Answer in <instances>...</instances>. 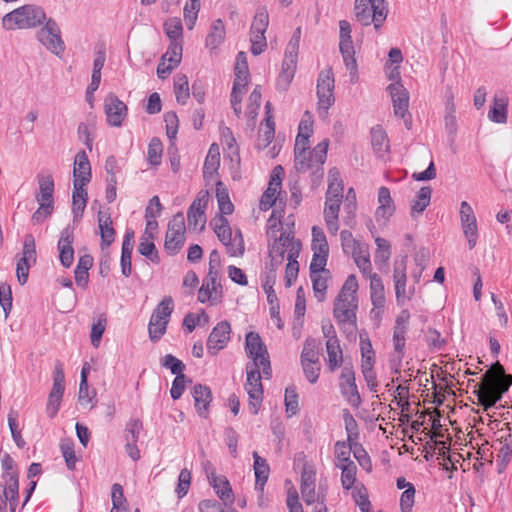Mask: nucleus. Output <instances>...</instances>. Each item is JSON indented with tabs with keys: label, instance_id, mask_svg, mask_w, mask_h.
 <instances>
[{
	"label": "nucleus",
	"instance_id": "3c124183",
	"mask_svg": "<svg viewBox=\"0 0 512 512\" xmlns=\"http://www.w3.org/2000/svg\"><path fill=\"white\" fill-rule=\"evenodd\" d=\"M406 333H407L406 331H399V330L398 331L397 330L393 331V346H394L395 352L398 354L397 362L394 364L395 373L399 372V368H400V365H401V362H402V358L404 356V348H405V343H406V338H405Z\"/></svg>",
	"mask_w": 512,
	"mask_h": 512
},
{
	"label": "nucleus",
	"instance_id": "72a5a7b5",
	"mask_svg": "<svg viewBox=\"0 0 512 512\" xmlns=\"http://www.w3.org/2000/svg\"><path fill=\"white\" fill-rule=\"evenodd\" d=\"M508 100L505 97L495 96L493 105L489 110L488 118L495 123L504 124L507 122Z\"/></svg>",
	"mask_w": 512,
	"mask_h": 512
},
{
	"label": "nucleus",
	"instance_id": "f8f14e48",
	"mask_svg": "<svg viewBox=\"0 0 512 512\" xmlns=\"http://www.w3.org/2000/svg\"><path fill=\"white\" fill-rule=\"evenodd\" d=\"M389 91L394 114L397 117H401L404 120L405 127L409 130L412 127V118L408 112L409 107V93L407 89L400 82H395L387 87Z\"/></svg>",
	"mask_w": 512,
	"mask_h": 512
},
{
	"label": "nucleus",
	"instance_id": "774afa93",
	"mask_svg": "<svg viewBox=\"0 0 512 512\" xmlns=\"http://www.w3.org/2000/svg\"><path fill=\"white\" fill-rule=\"evenodd\" d=\"M312 281L313 291L318 301L322 302L325 299L327 281L320 274H310Z\"/></svg>",
	"mask_w": 512,
	"mask_h": 512
},
{
	"label": "nucleus",
	"instance_id": "4c0bfd02",
	"mask_svg": "<svg viewBox=\"0 0 512 512\" xmlns=\"http://www.w3.org/2000/svg\"><path fill=\"white\" fill-rule=\"evenodd\" d=\"M9 481H6L7 495L10 511L15 512L19 499V475L18 472L8 473Z\"/></svg>",
	"mask_w": 512,
	"mask_h": 512
},
{
	"label": "nucleus",
	"instance_id": "9d476101",
	"mask_svg": "<svg viewBox=\"0 0 512 512\" xmlns=\"http://www.w3.org/2000/svg\"><path fill=\"white\" fill-rule=\"evenodd\" d=\"M185 242V219L182 212H178L169 221L165 236V249L170 255H175Z\"/></svg>",
	"mask_w": 512,
	"mask_h": 512
},
{
	"label": "nucleus",
	"instance_id": "f03ea898",
	"mask_svg": "<svg viewBox=\"0 0 512 512\" xmlns=\"http://www.w3.org/2000/svg\"><path fill=\"white\" fill-rule=\"evenodd\" d=\"M46 21V13L42 7L27 4L5 14L2 27L5 30L31 29L45 24Z\"/></svg>",
	"mask_w": 512,
	"mask_h": 512
},
{
	"label": "nucleus",
	"instance_id": "f257e3e1",
	"mask_svg": "<svg viewBox=\"0 0 512 512\" xmlns=\"http://www.w3.org/2000/svg\"><path fill=\"white\" fill-rule=\"evenodd\" d=\"M512 386V375L506 374L503 365L496 361L483 375L482 381L475 385L474 394L478 404L488 411L499 402Z\"/></svg>",
	"mask_w": 512,
	"mask_h": 512
},
{
	"label": "nucleus",
	"instance_id": "20e7f679",
	"mask_svg": "<svg viewBox=\"0 0 512 512\" xmlns=\"http://www.w3.org/2000/svg\"><path fill=\"white\" fill-rule=\"evenodd\" d=\"M357 309V297L338 294L334 302L333 315L344 332L352 333L357 329Z\"/></svg>",
	"mask_w": 512,
	"mask_h": 512
},
{
	"label": "nucleus",
	"instance_id": "c9c22d12",
	"mask_svg": "<svg viewBox=\"0 0 512 512\" xmlns=\"http://www.w3.org/2000/svg\"><path fill=\"white\" fill-rule=\"evenodd\" d=\"M161 211H162V205L160 203L159 197L153 196L150 199L149 205L146 207V210H145L147 230L153 231V230L157 229L158 222L156 221V218L158 216H160Z\"/></svg>",
	"mask_w": 512,
	"mask_h": 512
},
{
	"label": "nucleus",
	"instance_id": "c03bdc74",
	"mask_svg": "<svg viewBox=\"0 0 512 512\" xmlns=\"http://www.w3.org/2000/svg\"><path fill=\"white\" fill-rule=\"evenodd\" d=\"M301 362H319L318 344L316 339L309 337L305 340L301 353Z\"/></svg>",
	"mask_w": 512,
	"mask_h": 512
},
{
	"label": "nucleus",
	"instance_id": "a211bd4d",
	"mask_svg": "<svg viewBox=\"0 0 512 512\" xmlns=\"http://www.w3.org/2000/svg\"><path fill=\"white\" fill-rule=\"evenodd\" d=\"M104 108L108 123L114 127L121 126L127 115L126 104L115 94L110 93L105 98Z\"/></svg>",
	"mask_w": 512,
	"mask_h": 512
},
{
	"label": "nucleus",
	"instance_id": "393cba45",
	"mask_svg": "<svg viewBox=\"0 0 512 512\" xmlns=\"http://www.w3.org/2000/svg\"><path fill=\"white\" fill-rule=\"evenodd\" d=\"M85 186L73 183L72 212L75 221L82 217L87 204L88 194Z\"/></svg>",
	"mask_w": 512,
	"mask_h": 512
},
{
	"label": "nucleus",
	"instance_id": "6ab92c4d",
	"mask_svg": "<svg viewBox=\"0 0 512 512\" xmlns=\"http://www.w3.org/2000/svg\"><path fill=\"white\" fill-rule=\"evenodd\" d=\"M73 242V231L70 228L63 229L58 241V250L60 262L65 268H69L74 261V249L72 247Z\"/></svg>",
	"mask_w": 512,
	"mask_h": 512
},
{
	"label": "nucleus",
	"instance_id": "2f4dec72",
	"mask_svg": "<svg viewBox=\"0 0 512 512\" xmlns=\"http://www.w3.org/2000/svg\"><path fill=\"white\" fill-rule=\"evenodd\" d=\"M235 79L234 83L237 86H242L245 88L248 84L249 80V68L247 63V57L245 52L241 51L237 54L236 63H235Z\"/></svg>",
	"mask_w": 512,
	"mask_h": 512
},
{
	"label": "nucleus",
	"instance_id": "4d7b16f0",
	"mask_svg": "<svg viewBox=\"0 0 512 512\" xmlns=\"http://www.w3.org/2000/svg\"><path fill=\"white\" fill-rule=\"evenodd\" d=\"M354 261L357 265V267L360 269V271L366 275V274H372L371 273V262L369 259V253L367 249H362V247H359L357 250L352 252Z\"/></svg>",
	"mask_w": 512,
	"mask_h": 512
},
{
	"label": "nucleus",
	"instance_id": "cd10ccee",
	"mask_svg": "<svg viewBox=\"0 0 512 512\" xmlns=\"http://www.w3.org/2000/svg\"><path fill=\"white\" fill-rule=\"evenodd\" d=\"M226 35L225 26L221 19L213 21L210 31L206 36V47L214 50L218 48L224 41Z\"/></svg>",
	"mask_w": 512,
	"mask_h": 512
},
{
	"label": "nucleus",
	"instance_id": "2eb2a0df",
	"mask_svg": "<svg viewBox=\"0 0 512 512\" xmlns=\"http://www.w3.org/2000/svg\"><path fill=\"white\" fill-rule=\"evenodd\" d=\"M406 265L407 256L402 257L400 260H396L394 263L393 280L395 284L396 301L399 306L404 305L406 299L410 300L414 293V288L410 289L409 295H407L406 292Z\"/></svg>",
	"mask_w": 512,
	"mask_h": 512
},
{
	"label": "nucleus",
	"instance_id": "0e129e2a",
	"mask_svg": "<svg viewBox=\"0 0 512 512\" xmlns=\"http://www.w3.org/2000/svg\"><path fill=\"white\" fill-rule=\"evenodd\" d=\"M138 251L141 255L148 257L152 262H159V255L156 250L155 244L153 241L148 240V238H141V241L138 246Z\"/></svg>",
	"mask_w": 512,
	"mask_h": 512
},
{
	"label": "nucleus",
	"instance_id": "603ef678",
	"mask_svg": "<svg viewBox=\"0 0 512 512\" xmlns=\"http://www.w3.org/2000/svg\"><path fill=\"white\" fill-rule=\"evenodd\" d=\"M164 30L171 42H179L182 37L183 27L180 18L173 17L164 23Z\"/></svg>",
	"mask_w": 512,
	"mask_h": 512
},
{
	"label": "nucleus",
	"instance_id": "5701e85b",
	"mask_svg": "<svg viewBox=\"0 0 512 512\" xmlns=\"http://www.w3.org/2000/svg\"><path fill=\"white\" fill-rule=\"evenodd\" d=\"M329 141L327 139L320 142L317 146L314 147L312 151H307L305 164L307 168L304 170H297L300 173H305L309 170L314 169L315 167L323 166L327 157V149H328Z\"/></svg>",
	"mask_w": 512,
	"mask_h": 512
},
{
	"label": "nucleus",
	"instance_id": "dca6fc26",
	"mask_svg": "<svg viewBox=\"0 0 512 512\" xmlns=\"http://www.w3.org/2000/svg\"><path fill=\"white\" fill-rule=\"evenodd\" d=\"M231 326L226 320L219 322L211 331L207 339V350L216 355L224 349L230 340Z\"/></svg>",
	"mask_w": 512,
	"mask_h": 512
},
{
	"label": "nucleus",
	"instance_id": "f3484780",
	"mask_svg": "<svg viewBox=\"0 0 512 512\" xmlns=\"http://www.w3.org/2000/svg\"><path fill=\"white\" fill-rule=\"evenodd\" d=\"M207 202V193L202 196L199 194L190 205L187 212L189 230L202 231L205 228Z\"/></svg>",
	"mask_w": 512,
	"mask_h": 512
},
{
	"label": "nucleus",
	"instance_id": "49530a36",
	"mask_svg": "<svg viewBox=\"0 0 512 512\" xmlns=\"http://www.w3.org/2000/svg\"><path fill=\"white\" fill-rule=\"evenodd\" d=\"M339 49L343 57L346 68H355L356 59L354 57L355 50L352 39L340 40Z\"/></svg>",
	"mask_w": 512,
	"mask_h": 512
},
{
	"label": "nucleus",
	"instance_id": "4be33fe9",
	"mask_svg": "<svg viewBox=\"0 0 512 512\" xmlns=\"http://www.w3.org/2000/svg\"><path fill=\"white\" fill-rule=\"evenodd\" d=\"M379 206L376 210L375 217L377 222L381 219L387 221L395 212V205L387 187H380L378 190Z\"/></svg>",
	"mask_w": 512,
	"mask_h": 512
},
{
	"label": "nucleus",
	"instance_id": "6e6d98bb",
	"mask_svg": "<svg viewBox=\"0 0 512 512\" xmlns=\"http://www.w3.org/2000/svg\"><path fill=\"white\" fill-rule=\"evenodd\" d=\"M269 24V16L266 8H259L254 16L251 33H265Z\"/></svg>",
	"mask_w": 512,
	"mask_h": 512
},
{
	"label": "nucleus",
	"instance_id": "13d9d810",
	"mask_svg": "<svg viewBox=\"0 0 512 512\" xmlns=\"http://www.w3.org/2000/svg\"><path fill=\"white\" fill-rule=\"evenodd\" d=\"M107 325V318L104 314L100 315L97 322L93 323L91 327V344L97 348L100 345V341L105 332Z\"/></svg>",
	"mask_w": 512,
	"mask_h": 512
},
{
	"label": "nucleus",
	"instance_id": "0eeeda50",
	"mask_svg": "<svg viewBox=\"0 0 512 512\" xmlns=\"http://www.w3.org/2000/svg\"><path fill=\"white\" fill-rule=\"evenodd\" d=\"M334 76L332 69L320 72L317 80L318 114L322 119L328 117V110L334 104Z\"/></svg>",
	"mask_w": 512,
	"mask_h": 512
},
{
	"label": "nucleus",
	"instance_id": "09e8293b",
	"mask_svg": "<svg viewBox=\"0 0 512 512\" xmlns=\"http://www.w3.org/2000/svg\"><path fill=\"white\" fill-rule=\"evenodd\" d=\"M312 250L321 254L329 253V246L322 228L314 226L312 228Z\"/></svg>",
	"mask_w": 512,
	"mask_h": 512
},
{
	"label": "nucleus",
	"instance_id": "c756f323",
	"mask_svg": "<svg viewBox=\"0 0 512 512\" xmlns=\"http://www.w3.org/2000/svg\"><path fill=\"white\" fill-rule=\"evenodd\" d=\"M93 265V257L89 254L82 255L79 258L78 264L75 268V282L79 287L85 288L88 283L89 269Z\"/></svg>",
	"mask_w": 512,
	"mask_h": 512
},
{
	"label": "nucleus",
	"instance_id": "7c9ffc66",
	"mask_svg": "<svg viewBox=\"0 0 512 512\" xmlns=\"http://www.w3.org/2000/svg\"><path fill=\"white\" fill-rule=\"evenodd\" d=\"M369 278L372 304L377 309H383L385 304V295L382 279L376 273L370 274Z\"/></svg>",
	"mask_w": 512,
	"mask_h": 512
},
{
	"label": "nucleus",
	"instance_id": "680f3d73",
	"mask_svg": "<svg viewBox=\"0 0 512 512\" xmlns=\"http://www.w3.org/2000/svg\"><path fill=\"white\" fill-rule=\"evenodd\" d=\"M279 195H280L279 188L268 185L267 189L264 191V193L261 196L260 209L262 211L269 210L273 205H275Z\"/></svg>",
	"mask_w": 512,
	"mask_h": 512
},
{
	"label": "nucleus",
	"instance_id": "052dcab7",
	"mask_svg": "<svg viewBox=\"0 0 512 512\" xmlns=\"http://www.w3.org/2000/svg\"><path fill=\"white\" fill-rule=\"evenodd\" d=\"M199 512H238L232 506H224L223 503L214 499L202 500L199 503Z\"/></svg>",
	"mask_w": 512,
	"mask_h": 512
},
{
	"label": "nucleus",
	"instance_id": "e433bc0d",
	"mask_svg": "<svg viewBox=\"0 0 512 512\" xmlns=\"http://www.w3.org/2000/svg\"><path fill=\"white\" fill-rule=\"evenodd\" d=\"M432 190L429 186L420 188L417 192L415 199L411 206V215L415 217V214H421L426 207L430 204Z\"/></svg>",
	"mask_w": 512,
	"mask_h": 512
},
{
	"label": "nucleus",
	"instance_id": "39448f33",
	"mask_svg": "<svg viewBox=\"0 0 512 512\" xmlns=\"http://www.w3.org/2000/svg\"><path fill=\"white\" fill-rule=\"evenodd\" d=\"M173 309L172 297L165 296L153 310L148 325L149 337L152 342H157L165 334Z\"/></svg>",
	"mask_w": 512,
	"mask_h": 512
},
{
	"label": "nucleus",
	"instance_id": "ddd939ff",
	"mask_svg": "<svg viewBox=\"0 0 512 512\" xmlns=\"http://www.w3.org/2000/svg\"><path fill=\"white\" fill-rule=\"evenodd\" d=\"M205 471L210 485L213 487L215 493L224 504V506H233L234 493L229 480L224 475H217L215 469L210 463L205 465Z\"/></svg>",
	"mask_w": 512,
	"mask_h": 512
},
{
	"label": "nucleus",
	"instance_id": "6e6552de",
	"mask_svg": "<svg viewBox=\"0 0 512 512\" xmlns=\"http://www.w3.org/2000/svg\"><path fill=\"white\" fill-rule=\"evenodd\" d=\"M260 368L262 365L250 364L246 365L247 379L245 383V389L249 395V410L253 415H256L259 411L263 400V386L261 383Z\"/></svg>",
	"mask_w": 512,
	"mask_h": 512
},
{
	"label": "nucleus",
	"instance_id": "69168bd1",
	"mask_svg": "<svg viewBox=\"0 0 512 512\" xmlns=\"http://www.w3.org/2000/svg\"><path fill=\"white\" fill-rule=\"evenodd\" d=\"M12 292L11 287L7 283L0 284V305L4 311L5 318L8 317L12 309Z\"/></svg>",
	"mask_w": 512,
	"mask_h": 512
},
{
	"label": "nucleus",
	"instance_id": "338daca9",
	"mask_svg": "<svg viewBox=\"0 0 512 512\" xmlns=\"http://www.w3.org/2000/svg\"><path fill=\"white\" fill-rule=\"evenodd\" d=\"M96 397V391L94 389L90 390L88 382L84 384L80 382L79 392H78V401L81 405L87 406L90 405V408L94 407L93 400Z\"/></svg>",
	"mask_w": 512,
	"mask_h": 512
},
{
	"label": "nucleus",
	"instance_id": "864d4df0",
	"mask_svg": "<svg viewBox=\"0 0 512 512\" xmlns=\"http://www.w3.org/2000/svg\"><path fill=\"white\" fill-rule=\"evenodd\" d=\"M174 92L176 100L180 104H185L189 98L188 78L186 75H179L174 82Z\"/></svg>",
	"mask_w": 512,
	"mask_h": 512
},
{
	"label": "nucleus",
	"instance_id": "7ed1b4c3",
	"mask_svg": "<svg viewBox=\"0 0 512 512\" xmlns=\"http://www.w3.org/2000/svg\"><path fill=\"white\" fill-rule=\"evenodd\" d=\"M388 15L386 0H355L354 17L363 26L373 24L379 31Z\"/></svg>",
	"mask_w": 512,
	"mask_h": 512
},
{
	"label": "nucleus",
	"instance_id": "b1692460",
	"mask_svg": "<svg viewBox=\"0 0 512 512\" xmlns=\"http://www.w3.org/2000/svg\"><path fill=\"white\" fill-rule=\"evenodd\" d=\"M112 224L113 222L109 213L103 211L98 212V226L102 249L109 247L114 241L115 230Z\"/></svg>",
	"mask_w": 512,
	"mask_h": 512
},
{
	"label": "nucleus",
	"instance_id": "bf43d9fd",
	"mask_svg": "<svg viewBox=\"0 0 512 512\" xmlns=\"http://www.w3.org/2000/svg\"><path fill=\"white\" fill-rule=\"evenodd\" d=\"M163 146L159 138L154 137L148 145V161L151 165L157 166L161 163Z\"/></svg>",
	"mask_w": 512,
	"mask_h": 512
},
{
	"label": "nucleus",
	"instance_id": "a18cd8bd",
	"mask_svg": "<svg viewBox=\"0 0 512 512\" xmlns=\"http://www.w3.org/2000/svg\"><path fill=\"white\" fill-rule=\"evenodd\" d=\"M338 468L342 470L341 473V484L345 490L352 488L356 481L357 467L354 462L338 465Z\"/></svg>",
	"mask_w": 512,
	"mask_h": 512
},
{
	"label": "nucleus",
	"instance_id": "37998d69",
	"mask_svg": "<svg viewBox=\"0 0 512 512\" xmlns=\"http://www.w3.org/2000/svg\"><path fill=\"white\" fill-rule=\"evenodd\" d=\"M298 257V248L296 249V253L293 252V248L288 253V263L286 265L285 271V281L286 286L290 287L292 283L296 280L299 272V264L296 260Z\"/></svg>",
	"mask_w": 512,
	"mask_h": 512
},
{
	"label": "nucleus",
	"instance_id": "e2e57ef3",
	"mask_svg": "<svg viewBox=\"0 0 512 512\" xmlns=\"http://www.w3.org/2000/svg\"><path fill=\"white\" fill-rule=\"evenodd\" d=\"M285 406L289 416H293L299 411L298 394L294 386H289L285 390Z\"/></svg>",
	"mask_w": 512,
	"mask_h": 512
},
{
	"label": "nucleus",
	"instance_id": "79ce46f5",
	"mask_svg": "<svg viewBox=\"0 0 512 512\" xmlns=\"http://www.w3.org/2000/svg\"><path fill=\"white\" fill-rule=\"evenodd\" d=\"M60 450L65 459L66 466L73 471L76 467L77 457L74 450V442L71 438H63L60 441Z\"/></svg>",
	"mask_w": 512,
	"mask_h": 512
},
{
	"label": "nucleus",
	"instance_id": "8fccbe9b",
	"mask_svg": "<svg viewBox=\"0 0 512 512\" xmlns=\"http://www.w3.org/2000/svg\"><path fill=\"white\" fill-rule=\"evenodd\" d=\"M276 283V270L275 268H271L269 272L266 274L262 287L265 293L267 294V301L270 305L275 304L278 301L277 295L274 290V285Z\"/></svg>",
	"mask_w": 512,
	"mask_h": 512
},
{
	"label": "nucleus",
	"instance_id": "5fc2aeb1",
	"mask_svg": "<svg viewBox=\"0 0 512 512\" xmlns=\"http://www.w3.org/2000/svg\"><path fill=\"white\" fill-rule=\"evenodd\" d=\"M343 420L347 432V442L356 443V439L359 437L358 424L353 415L347 409L343 411Z\"/></svg>",
	"mask_w": 512,
	"mask_h": 512
},
{
	"label": "nucleus",
	"instance_id": "423d86ee",
	"mask_svg": "<svg viewBox=\"0 0 512 512\" xmlns=\"http://www.w3.org/2000/svg\"><path fill=\"white\" fill-rule=\"evenodd\" d=\"M245 350L249 358L253 361L250 364L262 365V372L266 378H270L272 374L269 354L266 345L262 341L260 335L256 332H249L246 335Z\"/></svg>",
	"mask_w": 512,
	"mask_h": 512
},
{
	"label": "nucleus",
	"instance_id": "4468645a",
	"mask_svg": "<svg viewBox=\"0 0 512 512\" xmlns=\"http://www.w3.org/2000/svg\"><path fill=\"white\" fill-rule=\"evenodd\" d=\"M341 394L346 398L350 405L358 408L362 402L355 382V373L352 365H344L340 374L339 383Z\"/></svg>",
	"mask_w": 512,
	"mask_h": 512
},
{
	"label": "nucleus",
	"instance_id": "1a4fd4ad",
	"mask_svg": "<svg viewBox=\"0 0 512 512\" xmlns=\"http://www.w3.org/2000/svg\"><path fill=\"white\" fill-rule=\"evenodd\" d=\"M36 37L51 53L57 56L64 53L65 44L61 38L60 28L54 19L48 18L44 26L37 31Z\"/></svg>",
	"mask_w": 512,
	"mask_h": 512
},
{
	"label": "nucleus",
	"instance_id": "412c9836",
	"mask_svg": "<svg viewBox=\"0 0 512 512\" xmlns=\"http://www.w3.org/2000/svg\"><path fill=\"white\" fill-rule=\"evenodd\" d=\"M192 395L198 415L206 419L208 417L209 406L212 401L211 389L206 385L197 384L193 387Z\"/></svg>",
	"mask_w": 512,
	"mask_h": 512
},
{
	"label": "nucleus",
	"instance_id": "a878e982",
	"mask_svg": "<svg viewBox=\"0 0 512 512\" xmlns=\"http://www.w3.org/2000/svg\"><path fill=\"white\" fill-rule=\"evenodd\" d=\"M344 185L337 168H331L328 172V189L326 192V200L343 199Z\"/></svg>",
	"mask_w": 512,
	"mask_h": 512
},
{
	"label": "nucleus",
	"instance_id": "9b49d317",
	"mask_svg": "<svg viewBox=\"0 0 512 512\" xmlns=\"http://www.w3.org/2000/svg\"><path fill=\"white\" fill-rule=\"evenodd\" d=\"M37 253L35 238L32 234H26L23 242L22 256L17 261L16 276L20 285L28 281L29 270L36 263Z\"/></svg>",
	"mask_w": 512,
	"mask_h": 512
},
{
	"label": "nucleus",
	"instance_id": "ea45409f",
	"mask_svg": "<svg viewBox=\"0 0 512 512\" xmlns=\"http://www.w3.org/2000/svg\"><path fill=\"white\" fill-rule=\"evenodd\" d=\"M216 197L219 205V210L222 215H230L234 210V205L230 201L227 188L221 181L216 183Z\"/></svg>",
	"mask_w": 512,
	"mask_h": 512
},
{
	"label": "nucleus",
	"instance_id": "c85d7f7f",
	"mask_svg": "<svg viewBox=\"0 0 512 512\" xmlns=\"http://www.w3.org/2000/svg\"><path fill=\"white\" fill-rule=\"evenodd\" d=\"M309 137L298 134L295 140L294 157L296 170H304L307 168L305 164L306 153L309 151Z\"/></svg>",
	"mask_w": 512,
	"mask_h": 512
},
{
	"label": "nucleus",
	"instance_id": "f704fd0d",
	"mask_svg": "<svg viewBox=\"0 0 512 512\" xmlns=\"http://www.w3.org/2000/svg\"><path fill=\"white\" fill-rule=\"evenodd\" d=\"M253 458H254V471H255V477H256V488H259L260 490H263L265 483L268 480L269 477V465L267 464L266 459L259 456V454L254 451L253 452Z\"/></svg>",
	"mask_w": 512,
	"mask_h": 512
},
{
	"label": "nucleus",
	"instance_id": "de8ad7c7",
	"mask_svg": "<svg viewBox=\"0 0 512 512\" xmlns=\"http://www.w3.org/2000/svg\"><path fill=\"white\" fill-rule=\"evenodd\" d=\"M354 443H346L344 441H337L335 443V458L337 460L336 467L346 463L353 462L350 459L351 451H353Z\"/></svg>",
	"mask_w": 512,
	"mask_h": 512
},
{
	"label": "nucleus",
	"instance_id": "a19ab883",
	"mask_svg": "<svg viewBox=\"0 0 512 512\" xmlns=\"http://www.w3.org/2000/svg\"><path fill=\"white\" fill-rule=\"evenodd\" d=\"M326 350L328 355V368L331 372H333L339 368L343 362L340 342H335L333 340L330 343H326Z\"/></svg>",
	"mask_w": 512,
	"mask_h": 512
},
{
	"label": "nucleus",
	"instance_id": "58836bf2",
	"mask_svg": "<svg viewBox=\"0 0 512 512\" xmlns=\"http://www.w3.org/2000/svg\"><path fill=\"white\" fill-rule=\"evenodd\" d=\"M211 224L213 225L214 231L222 244L227 245L230 243V240L232 239V230L228 220L223 215H220L213 219Z\"/></svg>",
	"mask_w": 512,
	"mask_h": 512
},
{
	"label": "nucleus",
	"instance_id": "aec40b11",
	"mask_svg": "<svg viewBox=\"0 0 512 512\" xmlns=\"http://www.w3.org/2000/svg\"><path fill=\"white\" fill-rule=\"evenodd\" d=\"M73 183L87 185L91 180V165L84 150L79 151L74 159Z\"/></svg>",
	"mask_w": 512,
	"mask_h": 512
},
{
	"label": "nucleus",
	"instance_id": "473e14b6",
	"mask_svg": "<svg viewBox=\"0 0 512 512\" xmlns=\"http://www.w3.org/2000/svg\"><path fill=\"white\" fill-rule=\"evenodd\" d=\"M371 143L374 151L379 157L384 155L389 150V140L384 129L377 125L371 129Z\"/></svg>",
	"mask_w": 512,
	"mask_h": 512
},
{
	"label": "nucleus",
	"instance_id": "bb28decb",
	"mask_svg": "<svg viewBox=\"0 0 512 512\" xmlns=\"http://www.w3.org/2000/svg\"><path fill=\"white\" fill-rule=\"evenodd\" d=\"M37 180L40 190L37 196L38 203H49L53 205L54 180L51 174H38Z\"/></svg>",
	"mask_w": 512,
	"mask_h": 512
}]
</instances>
